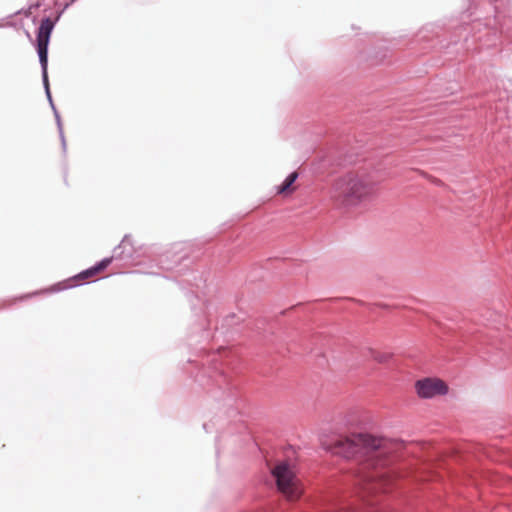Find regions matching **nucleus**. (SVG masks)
I'll list each match as a JSON object with an SVG mask.
<instances>
[{
    "label": "nucleus",
    "mask_w": 512,
    "mask_h": 512,
    "mask_svg": "<svg viewBox=\"0 0 512 512\" xmlns=\"http://www.w3.org/2000/svg\"><path fill=\"white\" fill-rule=\"evenodd\" d=\"M111 262H112V258H105L102 261H100L97 265L78 274L76 276V279L84 280V279H88L90 277H94V276L98 275L100 272H102L103 270H105L110 265Z\"/></svg>",
    "instance_id": "0eeeda50"
},
{
    "label": "nucleus",
    "mask_w": 512,
    "mask_h": 512,
    "mask_svg": "<svg viewBox=\"0 0 512 512\" xmlns=\"http://www.w3.org/2000/svg\"><path fill=\"white\" fill-rule=\"evenodd\" d=\"M415 390L420 398L430 399L436 396L446 395L449 388L443 380L428 377L416 381Z\"/></svg>",
    "instance_id": "423d86ee"
},
{
    "label": "nucleus",
    "mask_w": 512,
    "mask_h": 512,
    "mask_svg": "<svg viewBox=\"0 0 512 512\" xmlns=\"http://www.w3.org/2000/svg\"><path fill=\"white\" fill-rule=\"evenodd\" d=\"M383 181L380 169L360 168L337 179L332 186L331 197L344 207H360L376 199Z\"/></svg>",
    "instance_id": "f257e3e1"
},
{
    "label": "nucleus",
    "mask_w": 512,
    "mask_h": 512,
    "mask_svg": "<svg viewBox=\"0 0 512 512\" xmlns=\"http://www.w3.org/2000/svg\"><path fill=\"white\" fill-rule=\"evenodd\" d=\"M394 473L386 469H374L369 473H362L360 480L369 491H387L394 482Z\"/></svg>",
    "instance_id": "20e7f679"
},
{
    "label": "nucleus",
    "mask_w": 512,
    "mask_h": 512,
    "mask_svg": "<svg viewBox=\"0 0 512 512\" xmlns=\"http://www.w3.org/2000/svg\"><path fill=\"white\" fill-rule=\"evenodd\" d=\"M271 472L278 491L286 500L296 501L301 497L303 493L302 483L287 462L278 463Z\"/></svg>",
    "instance_id": "7ed1b4c3"
},
{
    "label": "nucleus",
    "mask_w": 512,
    "mask_h": 512,
    "mask_svg": "<svg viewBox=\"0 0 512 512\" xmlns=\"http://www.w3.org/2000/svg\"><path fill=\"white\" fill-rule=\"evenodd\" d=\"M53 28L54 22L50 18H45L41 21L37 33V51L45 79L47 77L48 44Z\"/></svg>",
    "instance_id": "39448f33"
},
{
    "label": "nucleus",
    "mask_w": 512,
    "mask_h": 512,
    "mask_svg": "<svg viewBox=\"0 0 512 512\" xmlns=\"http://www.w3.org/2000/svg\"><path fill=\"white\" fill-rule=\"evenodd\" d=\"M387 441L366 433H357L337 440L332 451L345 458H352L360 452L371 453L381 451L384 453Z\"/></svg>",
    "instance_id": "f03ea898"
},
{
    "label": "nucleus",
    "mask_w": 512,
    "mask_h": 512,
    "mask_svg": "<svg viewBox=\"0 0 512 512\" xmlns=\"http://www.w3.org/2000/svg\"><path fill=\"white\" fill-rule=\"evenodd\" d=\"M298 177L297 172L291 173L284 182L278 187V194H290L295 190V187H292L293 183L296 181Z\"/></svg>",
    "instance_id": "6e6552de"
},
{
    "label": "nucleus",
    "mask_w": 512,
    "mask_h": 512,
    "mask_svg": "<svg viewBox=\"0 0 512 512\" xmlns=\"http://www.w3.org/2000/svg\"><path fill=\"white\" fill-rule=\"evenodd\" d=\"M389 358H390L389 355H387V354H380V353H378L377 355L374 356V359L377 362H380V363L388 361Z\"/></svg>",
    "instance_id": "1a4fd4ad"
}]
</instances>
